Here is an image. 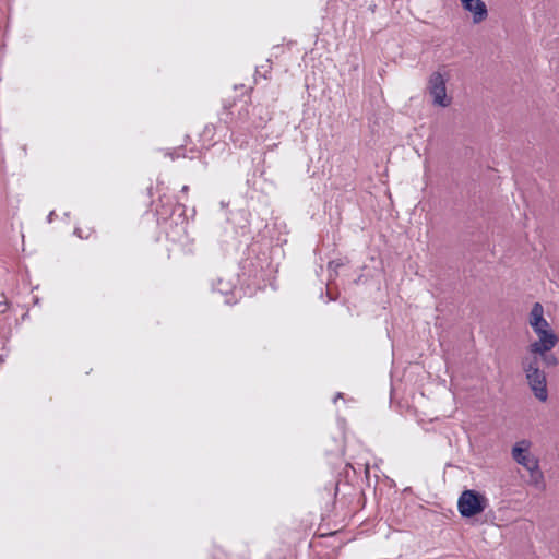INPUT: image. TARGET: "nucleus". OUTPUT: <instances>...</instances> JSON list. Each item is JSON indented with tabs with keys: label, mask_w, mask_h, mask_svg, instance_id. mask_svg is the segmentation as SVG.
Masks as SVG:
<instances>
[{
	"label": "nucleus",
	"mask_w": 559,
	"mask_h": 559,
	"mask_svg": "<svg viewBox=\"0 0 559 559\" xmlns=\"http://www.w3.org/2000/svg\"><path fill=\"white\" fill-rule=\"evenodd\" d=\"M239 269L238 281L246 285L249 296L267 285L274 287L278 262L273 247H245Z\"/></svg>",
	"instance_id": "1"
},
{
	"label": "nucleus",
	"mask_w": 559,
	"mask_h": 559,
	"mask_svg": "<svg viewBox=\"0 0 559 559\" xmlns=\"http://www.w3.org/2000/svg\"><path fill=\"white\" fill-rule=\"evenodd\" d=\"M522 368L535 397L540 402H546L548 399L546 376L538 367L537 357L524 358L522 361Z\"/></svg>",
	"instance_id": "2"
},
{
	"label": "nucleus",
	"mask_w": 559,
	"mask_h": 559,
	"mask_svg": "<svg viewBox=\"0 0 559 559\" xmlns=\"http://www.w3.org/2000/svg\"><path fill=\"white\" fill-rule=\"evenodd\" d=\"M488 507V499L480 492L466 489L457 500V510L463 518H472Z\"/></svg>",
	"instance_id": "3"
},
{
	"label": "nucleus",
	"mask_w": 559,
	"mask_h": 559,
	"mask_svg": "<svg viewBox=\"0 0 559 559\" xmlns=\"http://www.w3.org/2000/svg\"><path fill=\"white\" fill-rule=\"evenodd\" d=\"M239 286H237L231 280H225L218 277L217 282L213 284V290L219 293L225 297L224 302L226 305L236 304L243 295H248L246 285L237 280Z\"/></svg>",
	"instance_id": "4"
},
{
	"label": "nucleus",
	"mask_w": 559,
	"mask_h": 559,
	"mask_svg": "<svg viewBox=\"0 0 559 559\" xmlns=\"http://www.w3.org/2000/svg\"><path fill=\"white\" fill-rule=\"evenodd\" d=\"M447 80L440 72H433L428 81V92L432 97V103L439 107H448L451 104V97L447 95Z\"/></svg>",
	"instance_id": "5"
},
{
	"label": "nucleus",
	"mask_w": 559,
	"mask_h": 559,
	"mask_svg": "<svg viewBox=\"0 0 559 559\" xmlns=\"http://www.w3.org/2000/svg\"><path fill=\"white\" fill-rule=\"evenodd\" d=\"M531 447V442L527 440H521L515 443L512 448V456L514 461L525 467L528 472L534 473L538 472V462L533 456H531L528 450Z\"/></svg>",
	"instance_id": "6"
},
{
	"label": "nucleus",
	"mask_w": 559,
	"mask_h": 559,
	"mask_svg": "<svg viewBox=\"0 0 559 559\" xmlns=\"http://www.w3.org/2000/svg\"><path fill=\"white\" fill-rule=\"evenodd\" d=\"M538 340L533 342L528 349L532 354L543 355L546 352L551 350L558 343V337L554 333L550 326L535 332Z\"/></svg>",
	"instance_id": "7"
},
{
	"label": "nucleus",
	"mask_w": 559,
	"mask_h": 559,
	"mask_svg": "<svg viewBox=\"0 0 559 559\" xmlns=\"http://www.w3.org/2000/svg\"><path fill=\"white\" fill-rule=\"evenodd\" d=\"M528 323L534 332L550 326L544 317V307L540 302H535L528 316Z\"/></svg>",
	"instance_id": "8"
},
{
	"label": "nucleus",
	"mask_w": 559,
	"mask_h": 559,
	"mask_svg": "<svg viewBox=\"0 0 559 559\" xmlns=\"http://www.w3.org/2000/svg\"><path fill=\"white\" fill-rule=\"evenodd\" d=\"M462 5L466 11L473 13L474 23H480L487 17V7L481 0H474L473 2H469V5L466 3Z\"/></svg>",
	"instance_id": "9"
},
{
	"label": "nucleus",
	"mask_w": 559,
	"mask_h": 559,
	"mask_svg": "<svg viewBox=\"0 0 559 559\" xmlns=\"http://www.w3.org/2000/svg\"><path fill=\"white\" fill-rule=\"evenodd\" d=\"M211 559H235V557L233 555L227 554L223 548L214 546L212 549Z\"/></svg>",
	"instance_id": "10"
},
{
	"label": "nucleus",
	"mask_w": 559,
	"mask_h": 559,
	"mask_svg": "<svg viewBox=\"0 0 559 559\" xmlns=\"http://www.w3.org/2000/svg\"><path fill=\"white\" fill-rule=\"evenodd\" d=\"M342 265H344V260L343 259H337V260L329 261L328 269H329V277H330V280L333 276H336L337 267H340Z\"/></svg>",
	"instance_id": "11"
},
{
	"label": "nucleus",
	"mask_w": 559,
	"mask_h": 559,
	"mask_svg": "<svg viewBox=\"0 0 559 559\" xmlns=\"http://www.w3.org/2000/svg\"><path fill=\"white\" fill-rule=\"evenodd\" d=\"M169 210H170V206H166V205H163L160 209L156 210L158 222H160V221L166 222L168 219Z\"/></svg>",
	"instance_id": "12"
},
{
	"label": "nucleus",
	"mask_w": 559,
	"mask_h": 559,
	"mask_svg": "<svg viewBox=\"0 0 559 559\" xmlns=\"http://www.w3.org/2000/svg\"><path fill=\"white\" fill-rule=\"evenodd\" d=\"M8 301L5 297L1 294L0 295V313H4L8 310Z\"/></svg>",
	"instance_id": "13"
},
{
	"label": "nucleus",
	"mask_w": 559,
	"mask_h": 559,
	"mask_svg": "<svg viewBox=\"0 0 559 559\" xmlns=\"http://www.w3.org/2000/svg\"><path fill=\"white\" fill-rule=\"evenodd\" d=\"M178 218L181 221V229L185 230L186 219L182 217V213H179Z\"/></svg>",
	"instance_id": "14"
},
{
	"label": "nucleus",
	"mask_w": 559,
	"mask_h": 559,
	"mask_svg": "<svg viewBox=\"0 0 559 559\" xmlns=\"http://www.w3.org/2000/svg\"><path fill=\"white\" fill-rule=\"evenodd\" d=\"M53 215H55V212L51 211L47 217L48 222L51 223L52 222V218H53Z\"/></svg>",
	"instance_id": "15"
},
{
	"label": "nucleus",
	"mask_w": 559,
	"mask_h": 559,
	"mask_svg": "<svg viewBox=\"0 0 559 559\" xmlns=\"http://www.w3.org/2000/svg\"><path fill=\"white\" fill-rule=\"evenodd\" d=\"M188 191H189V187L188 186H183L182 189H181V192L187 193Z\"/></svg>",
	"instance_id": "16"
},
{
	"label": "nucleus",
	"mask_w": 559,
	"mask_h": 559,
	"mask_svg": "<svg viewBox=\"0 0 559 559\" xmlns=\"http://www.w3.org/2000/svg\"><path fill=\"white\" fill-rule=\"evenodd\" d=\"M473 1H474V0H461L462 4H465V3H466L467 5H469V2H473Z\"/></svg>",
	"instance_id": "17"
},
{
	"label": "nucleus",
	"mask_w": 559,
	"mask_h": 559,
	"mask_svg": "<svg viewBox=\"0 0 559 559\" xmlns=\"http://www.w3.org/2000/svg\"><path fill=\"white\" fill-rule=\"evenodd\" d=\"M342 397V393H337L336 396L334 397V403Z\"/></svg>",
	"instance_id": "18"
}]
</instances>
